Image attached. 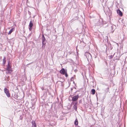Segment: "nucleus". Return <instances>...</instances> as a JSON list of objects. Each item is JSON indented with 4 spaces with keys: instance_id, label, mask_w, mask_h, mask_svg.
Wrapping results in <instances>:
<instances>
[{
    "instance_id": "obj_11",
    "label": "nucleus",
    "mask_w": 127,
    "mask_h": 127,
    "mask_svg": "<svg viewBox=\"0 0 127 127\" xmlns=\"http://www.w3.org/2000/svg\"><path fill=\"white\" fill-rule=\"evenodd\" d=\"M14 28H12L9 31L8 33V34H10L11 33L13 32V31L14 30Z\"/></svg>"
},
{
    "instance_id": "obj_2",
    "label": "nucleus",
    "mask_w": 127,
    "mask_h": 127,
    "mask_svg": "<svg viewBox=\"0 0 127 127\" xmlns=\"http://www.w3.org/2000/svg\"><path fill=\"white\" fill-rule=\"evenodd\" d=\"M85 56L87 58L88 61L91 60L92 59V56L88 52H86L85 54Z\"/></svg>"
},
{
    "instance_id": "obj_15",
    "label": "nucleus",
    "mask_w": 127,
    "mask_h": 127,
    "mask_svg": "<svg viewBox=\"0 0 127 127\" xmlns=\"http://www.w3.org/2000/svg\"><path fill=\"white\" fill-rule=\"evenodd\" d=\"M3 64L4 65L6 62V58L5 57L3 58Z\"/></svg>"
},
{
    "instance_id": "obj_12",
    "label": "nucleus",
    "mask_w": 127,
    "mask_h": 127,
    "mask_svg": "<svg viewBox=\"0 0 127 127\" xmlns=\"http://www.w3.org/2000/svg\"><path fill=\"white\" fill-rule=\"evenodd\" d=\"M77 102H76L75 103V104L73 106V108L75 109V111L77 110V106L76 105V104H77Z\"/></svg>"
},
{
    "instance_id": "obj_7",
    "label": "nucleus",
    "mask_w": 127,
    "mask_h": 127,
    "mask_svg": "<svg viewBox=\"0 0 127 127\" xmlns=\"http://www.w3.org/2000/svg\"><path fill=\"white\" fill-rule=\"evenodd\" d=\"M33 26V22L32 21H31L29 25V29L30 31H31L32 29V27Z\"/></svg>"
},
{
    "instance_id": "obj_9",
    "label": "nucleus",
    "mask_w": 127,
    "mask_h": 127,
    "mask_svg": "<svg viewBox=\"0 0 127 127\" xmlns=\"http://www.w3.org/2000/svg\"><path fill=\"white\" fill-rule=\"evenodd\" d=\"M32 127H36V125L35 122L33 120L32 121Z\"/></svg>"
},
{
    "instance_id": "obj_10",
    "label": "nucleus",
    "mask_w": 127,
    "mask_h": 127,
    "mask_svg": "<svg viewBox=\"0 0 127 127\" xmlns=\"http://www.w3.org/2000/svg\"><path fill=\"white\" fill-rule=\"evenodd\" d=\"M60 73L62 74H64L65 73V71L64 69V68H62L60 70Z\"/></svg>"
},
{
    "instance_id": "obj_18",
    "label": "nucleus",
    "mask_w": 127,
    "mask_h": 127,
    "mask_svg": "<svg viewBox=\"0 0 127 127\" xmlns=\"http://www.w3.org/2000/svg\"><path fill=\"white\" fill-rule=\"evenodd\" d=\"M65 75L66 77H67L68 76V75L67 74L66 72V73H65Z\"/></svg>"
},
{
    "instance_id": "obj_6",
    "label": "nucleus",
    "mask_w": 127,
    "mask_h": 127,
    "mask_svg": "<svg viewBox=\"0 0 127 127\" xmlns=\"http://www.w3.org/2000/svg\"><path fill=\"white\" fill-rule=\"evenodd\" d=\"M79 98V96L78 95L72 97V100L73 101H75L77 100Z\"/></svg>"
},
{
    "instance_id": "obj_1",
    "label": "nucleus",
    "mask_w": 127,
    "mask_h": 127,
    "mask_svg": "<svg viewBox=\"0 0 127 127\" xmlns=\"http://www.w3.org/2000/svg\"><path fill=\"white\" fill-rule=\"evenodd\" d=\"M95 25L101 27L103 25L104 23L102 19L100 18L99 19H96L95 21Z\"/></svg>"
},
{
    "instance_id": "obj_20",
    "label": "nucleus",
    "mask_w": 127,
    "mask_h": 127,
    "mask_svg": "<svg viewBox=\"0 0 127 127\" xmlns=\"http://www.w3.org/2000/svg\"><path fill=\"white\" fill-rule=\"evenodd\" d=\"M73 83L74 84V85H75V83H74V82H73Z\"/></svg>"
},
{
    "instance_id": "obj_21",
    "label": "nucleus",
    "mask_w": 127,
    "mask_h": 127,
    "mask_svg": "<svg viewBox=\"0 0 127 127\" xmlns=\"http://www.w3.org/2000/svg\"><path fill=\"white\" fill-rule=\"evenodd\" d=\"M42 90H44V88H42Z\"/></svg>"
},
{
    "instance_id": "obj_5",
    "label": "nucleus",
    "mask_w": 127,
    "mask_h": 127,
    "mask_svg": "<svg viewBox=\"0 0 127 127\" xmlns=\"http://www.w3.org/2000/svg\"><path fill=\"white\" fill-rule=\"evenodd\" d=\"M42 44L43 46L45 45L46 43V41L44 35L42 36Z\"/></svg>"
},
{
    "instance_id": "obj_8",
    "label": "nucleus",
    "mask_w": 127,
    "mask_h": 127,
    "mask_svg": "<svg viewBox=\"0 0 127 127\" xmlns=\"http://www.w3.org/2000/svg\"><path fill=\"white\" fill-rule=\"evenodd\" d=\"M117 13L120 16H122V13L119 9H117Z\"/></svg>"
},
{
    "instance_id": "obj_13",
    "label": "nucleus",
    "mask_w": 127,
    "mask_h": 127,
    "mask_svg": "<svg viewBox=\"0 0 127 127\" xmlns=\"http://www.w3.org/2000/svg\"><path fill=\"white\" fill-rule=\"evenodd\" d=\"M94 83V82H91L90 83V84L91 85V87H94L95 86H94V85H93Z\"/></svg>"
},
{
    "instance_id": "obj_17",
    "label": "nucleus",
    "mask_w": 127,
    "mask_h": 127,
    "mask_svg": "<svg viewBox=\"0 0 127 127\" xmlns=\"http://www.w3.org/2000/svg\"><path fill=\"white\" fill-rule=\"evenodd\" d=\"M75 78V75H74V76L72 77L71 78V81H73L74 80V79Z\"/></svg>"
},
{
    "instance_id": "obj_3",
    "label": "nucleus",
    "mask_w": 127,
    "mask_h": 127,
    "mask_svg": "<svg viewBox=\"0 0 127 127\" xmlns=\"http://www.w3.org/2000/svg\"><path fill=\"white\" fill-rule=\"evenodd\" d=\"M6 70L7 71L6 73L8 74H10L12 71L11 67L9 64V62L8 63Z\"/></svg>"
},
{
    "instance_id": "obj_19",
    "label": "nucleus",
    "mask_w": 127,
    "mask_h": 127,
    "mask_svg": "<svg viewBox=\"0 0 127 127\" xmlns=\"http://www.w3.org/2000/svg\"><path fill=\"white\" fill-rule=\"evenodd\" d=\"M113 57V56L111 55V56H110V58H112Z\"/></svg>"
},
{
    "instance_id": "obj_23",
    "label": "nucleus",
    "mask_w": 127,
    "mask_h": 127,
    "mask_svg": "<svg viewBox=\"0 0 127 127\" xmlns=\"http://www.w3.org/2000/svg\"><path fill=\"white\" fill-rule=\"evenodd\" d=\"M114 31L112 32V33H113V32Z\"/></svg>"
},
{
    "instance_id": "obj_22",
    "label": "nucleus",
    "mask_w": 127,
    "mask_h": 127,
    "mask_svg": "<svg viewBox=\"0 0 127 127\" xmlns=\"http://www.w3.org/2000/svg\"><path fill=\"white\" fill-rule=\"evenodd\" d=\"M77 127H80V126H78Z\"/></svg>"
},
{
    "instance_id": "obj_4",
    "label": "nucleus",
    "mask_w": 127,
    "mask_h": 127,
    "mask_svg": "<svg viewBox=\"0 0 127 127\" xmlns=\"http://www.w3.org/2000/svg\"><path fill=\"white\" fill-rule=\"evenodd\" d=\"M4 92L6 94L7 96L8 97H9L10 96V94L9 93V90L7 88H4Z\"/></svg>"
},
{
    "instance_id": "obj_16",
    "label": "nucleus",
    "mask_w": 127,
    "mask_h": 127,
    "mask_svg": "<svg viewBox=\"0 0 127 127\" xmlns=\"http://www.w3.org/2000/svg\"><path fill=\"white\" fill-rule=\"evenodd\" d=\"M78 122L77 119H76L74 122V124L75 125H78Z\"/></svg>"
},
{
    "instance_id": "obj_14",
    "label": "nucleus",
    "mask_w": 127,
    "mask_h": 127,
    "mask_svg": "<svg viewBox=\"0 0 127 127\" xmlns=\"http://www.w3.org/2000/svg\"><path fill=\"white\" fill-rule=\"evenodd\" d=\"M91 92L93 95H94L95 94V90L94 89H92L91 90Z\"/></svg>"
}]
</instances>
